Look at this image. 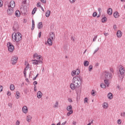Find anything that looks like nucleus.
Wrapping results in <instances>:
<instances>
[{
	"mask_svg": "<svg viewBox=\"0 0 125 125\" xmlns=\"http://www.w3.org/2000/svg\"><path fill=\"white\" fill-rule=\"evenodd\" d=\"M82 81H81V78L78 76L73 77L72 80V83L70 84V87L72 90H75L77 88H79L81 86V83Z\"/></svg>",
	"mask_w": 125,
	"mask_h": 125,
	"instance_id": "f257e3e1",
	"label": "nucleus"
},
{
	"mask_svg": "<svg viewBox=\"0 0 125 125\" xmlns=\"http://www.w3.org/2000/svg\"><path fill=\"white\" fill-rule=\"evenodd\" d=\"M12 39L14 42H19L22 41V35L19 32L13 33L12 35Z\"/></svg>",
	"mask_w": 125,
	"mask_h": 125,
	"instance_id": "f03ea898",
	"label": "nucleus"
},
{
	"mask_svg": "<svg viewBox=\"0 0 125 125\" xmlns=\"http://www.w3.org/2000/svg\"><path fill=\"white\" fill-rule=\"evenodd\" d=\"M125 73V69L124 66L120 65L118 71V75L120 78H122Z\"/></svg>",
	"mask_w": 125,
	"mask_h": 125,
	"instance_id": "7ed1b4c3",
	"label": "nucleus"
},
{
	"mask_svg": "<svg viewBox=\"0 0 125 125\" xmlns=\"http://www.w3.org/2000/svg\"><path fill=\"white\" fill-rule=\"evenodd\" d=\"M24 65L25 66V68H24V70L23 71L24 76L25 78H27V74L29 73L30 70V64L28 63V62H25Z\"/></svg>",
	"mask_w": 125,
	"mask_h": 125,
	"instance_id": "20e7f679",
	"label": "nucleus"
},
{
	"mask_svg": "<svg viewBox=\"0 0 125 125\" xmlns=\"http://www.w3.org/2000/svg\"><path fill=\"white\" fill-rule=\"evenodd\" d=\"M103 76L105 77L106 80H111L112 79V73L109 72V71H105V72L104 73Z\"/></svg>",
	"mask_w": 125,
	"mask_h": 125,
	"instance_id": "39448f33",
	"label": "nucleus"
},
{
	"mask_svg": "<svg viewBox=\"0 0 125 125\" xmlns=\"http://www.w3.org/2000/svg\"><path fill=\"white\" fill-rule=\"evenodd\" d=\"M7 46L10 52H13V50H14V46L13 44H12L11 42H8Z\"/></svg>",
	"mask_w": 125,
	"mask_h": 125,
	"instance_id": "423d86ee",
	"label": "nucleus"
},
{
	"mask_svg": "<svg viewBox=\"0 0 125 125\" xmlns=\"http://www.w3.org/2000/svg\"><path fill=\"white\" fill-rule=\"evenodd\" d=\"M72 108L73 107L71 105L67 106L66 109L67 110V111H69L67 113V117H69L70 115H72V114H73V110H72Z\"/></svg>",
	"mask_w": 125,
	"mask_h": 125,
	"instance_id": "0eeeda50",
	"label": "nucleus"
},
{
	"mask_svg": "<svg viewBox=\"0 0 125 125\" xmlns=\"http://www.w3.org/2000/svg\"><path fill=\"white\" fill-rule=\"evenodd\" d=\"M80 73L81 71H80V69H77L76 70H74L71 71V76L72 77H75V76H78V75H80Z\"/></svg>",
	"mask_w": 125,
	"mask_h": 125,
	"instance_id": "6e6552de",
	"label": "nucleus"
},
{
	"mask_svg": "<svg viewBox=\"0 0 125 125\" xmlns=\"http://www.w3.org/2000/svg\"><path fill=\"white\" fill-rule=\"evenodd\" d=\"M17 60H18V58L16 56H13L11 60V62L13 65H15L17 63Z\"/></svg>",
	"mask_w": 125,
	"mask_h": 125,
	"instance_id": "1a4fd4ad",
	"label": "nucleus"
},
{
	"mask_svg": "<svg viewBox=\"0 0 125 125\" xmlns=\"http://www.w3.org/2000/svg\"><path fill=\"white\" fill-rule=\"evenodd\" d=\"M34 58H36L38 60L40 61H42V57L41 55H39L37 53H35L33 55Z\"/></svg>",
	"mask_w": 125,
	"mask_h": 125,
	"instance_id": "9d476101",
	"label": "nucleus"
},
{
	"mask_svg": "<svg viewBox=\"0 0 125 125\" xmlns=\"http://www.w3.org/2000/svg\"><path fill=\"white\" fill-rule=\"evenodd\" d=\"M32 63L33 65H39V64H42V61H39L38 60H35L32 61Z\"/></svg>",
	"mask_w": 125,
	"mask_h": 125,
	"instance_id": "9b49d317",
	"label": "nucleus"
},
{
	"mask_svg": "<svg viewBox=\"0 0 125 125\" xmlns=\"http://www.w3.org/2000/svg\"><path fill=\"white\" fill-rule=\"evenodd\" d=\"M14 12V10L13 9V8L8 9L7 11V13L8 15H12V14H13Z\"/></svg>",
	"mask_w": 125,
	"mask_h": 125,
	"instance_id": "f8f14e48",
	"label": "nucleus"
},
{
	"mask_svg": "<svg viewBox=\"0 0 125 125\" xmlns=\"http://www.w3.org/2000/svg\"><path fill=\"white\" fill-rule=\"evenodd\" d=\"M22 111L24 114H27L28 111V107L27 106H23L22 108Z\"/></svg>",
	"mask_w": 125,
	"mask_h": 125,
	"instance_id": "ddd939ff",
	"label": "nucleus"
},
{
	"mask_svg": "<svg viewBox=\"0 0 125 125\" xmlns=\"http://www.w3.org/2000/svg\"><path fill=\"white\" fill-rule=\"evenodd\" d=\"M8 7L14 8L15 7V2L13 0L11 1L10 2V5L8 6Z\"/></svg>",
	"mask_w": 125,
	"mask_h": 125,
	"instance_id": "4468645a",
	"label": "nucleus"
},
{
	"mask_svg": "<svg viewBox=\"0 0 125 125\" xmlns=\"http://www.w3.org/2000/svg\"><path fill=\"white\" fill-rule=\"evenodd\" d=\"M103 107L104 109H108L109 108V104L106 102L104 103L103 104Z\"/></svg>",
	"mask_w": 125,
	"mask_h": 125,
	"instance_id": "2eb2a0df",
	"label": "nucleus"
},
{
	"mask_svg": "<svg viewBox=\"0 0 125 125\" xmlns=\"http://www.w3.org/2000/svg\"><path fill=\"white\" fill-rule=\"evenodd\" d=\"M116 35L118 38H122V36H123V32H122L120 30H118Z\"/></svg>",
	"mask_w": 125,
	"mask_h": 125,
	"instance_id": "dca6fc26",
	"label": "nucleus"
},
{
	"mask_svg": "<svg viewBox=\"0 0 125 125\" xmlns=\"http://www.w3.org/2000/svg\"><path fill=\"white\" fill-rule=\"evenodd\" d=\"M37 98H39V99H40V98L42 97V93L41 91H38L37 94Z\"/></svg>",
	"mask_w": 125,
	"mask_h": 125,
	"instance_id": "f3484780",
	"label": "nucleus"
},
{
	"mask_svg": "<svg viewBox=\"0 0 125 125\" xmlns=\"http://www.w3.org/2000/svg\"><path fill=\"white\" fill-rule=\"evenodd\" d=\"M107 13L108 14V15H112V14L113 13V10L112 8H108L107 10Z\"/></svg>",
	"mask_w": 125,
	"mask_h": 125,
	"instance_id": "a211bd4d",
	"label": "nucleus"
},
{
	"mask_svg": "<svg viewBox=\"0 0 125 125\" xmlns=\"http://www.w3.org/2000/svg\"><path fill=\"white\" fill-rule=\"evenodd\" d=\"M15 14L16 17H20L21 16V13L19 10L16 11Z\"/></svg>",
	"mask_w": 125,
	"mask_h": 125,
	"instance_id": "6ab92c4d",
	"label": "nucleus"
},
{
	"mask_svg": "<svg viewBox=\"0 0 125 125\" xmlns=\"http://www.w3.org/2000/svg\"><path fill=\"white\" fill-rule=\"evenodd\" d=\"M32 116H31V115H28L26 119V121L28 123H31V121H32Z\"/></svg>",
	"mask_w": 125,
	"mask_h": 125,
	"instance_id": "aec40b11",
	"label": "nucleus"
},
{
	"mask_svg": "<svg viewBox=\"0 0 125 125\" xmlns=\"http://www.w3.org/2000/svg\"><path fill=\"white\" fill-rule=\"evenodd\" d=\"M113 16L115 18H119V17H120V14H119V12H115L113 14Z\"/></svg>",
	"mask_w": 125,
	"mask_h": 125,
	"instance_id": "412c9836",
	"label": "nucleus"
},
{
	"mask_svg": "<svg viewBox=\"0 0 125 125\" xmlns=\"http://www.w3.org/2000/svg\"><path fill=\"white\" fill-rule=\"evenodd\" d=\"M55 38V35L53 33H51L50 34V37L49 39L53 41L54 39Z\"/></svg>",
	"mask_w": 125,
	"mask_h": 125,
	"instance_id": "4be33fe9",
	"label": "nucleus"
},
{
	"mask_svg": "<svg viewBox=\"0 0 125 125\" xmlns=\"http://www.w3.org/2000/svg\"><path fill=\"white\" fill-rule=\"evenodd\" d=\"M109 80L107 79H105L104 80V83L106 86H109V84H110V83H109Z\"/></svg>",
	"mask_w": 125,
	"mask_h": 125,
	"instance_id": "5701e85b",
	"label": "nucleus"
},
{
	"mask_svg": "<svg viewBox=\"0 0 125 125\" xmlns=\"http://www.w3.org/2000/svg\"><path fill=\"white\" fill-rule=\"evenodd\" d=\"M107 97L108 99H110V100L113 99V94H112L111 93H108L107 95Z\"/></svg>",
	"mask_w": 125,
	"mask_h": 125,
	"instance_id": "b1692460",
	"label": "nucleus"
},
{
	"mask_svg": "<svg viewBox=\"0 0 125 125\" xmlns=\"http://www.w3.org/2000/svg\"><path fill=\"white\" fill-rule=\"evenodd\" d=\"M16 98L17 99H19V98H20V92H18V91H17L16 92Z\"/></svg>",
	"mask_w": 125,
	"mask_h": 125,
	"instance_id": "393cba45",
	"label": "nucleus"
},
{
	"mask_svg": "<svg viewBox=\"0 0 125 125\" xmlns=\"http://www.w3.org/2000/svg\"><path fill=\"white\" fill-rule=\"evenodd\" d=\"M10 89L12 91H13V90L15 89V86H14V84H11V85H10Z\"/></svg>",
	"mask_w": 125,
	"mask_h": 125,
	"instance_id": "a878e982",
	"label": "nucleus"
},
{
	"mask_svg": "<svg viewBox=\"0 0 125 125\" xmlns=\"http://www.w3.org/2000/svg\"><path fill=\"white\" fill-rule=\"evenodd\" d=\"M47 43L48 44H49V45L50 46H51L52 45V39H48V40H47Z\"/></svg>",
	"mask_w": 125,
	"mask_h": 125,
	"instance_id": "bb28decb",
	"label": "nucleus"
},
{
	"mask_svg": "<svg viewBox=\"0 0 125 125\" xmlns=\"http://www.w3.org/2000/svg\"><path fill=\"white\" fill-rule=\"evenodd\" d=\"M50 10H47L45 13L46 17H49V16H50Z\"/></svg>",
	"mask_w": 125,
	"mask_h": 125,
	"instance_id": "cd10ccee",
	"label": "nucleus"
},
{
	"mask_svg": "<svg viewBox=\"0 0 125 125\" xmlns=\"http://www.w3.org/2000/svg\"><path fill=\"white\" fill-rule=\"evenodd\" d=\"M42 27H43L42 22H39L38 25V29H42Z\"/></svg>",
	"mask_w": 125,
	"mask_h": 125,
	"instance_id": "c85d7f7f",
	"label": "nucleus"
},
{
	"mask_svg": "<svg viewBox=\"0 0 125 125\" xmlns=\"http://www.w3.org/2000/svg\"><path fill=\"white\" fill-rule=\"evenodd\" d=\"M59 104L58 102H56L54 104L53 108H58V106Z\"/></svg>",
	"mask_w": 125,
	"mask_h": 125,
	"instance_id": "c756f323",
	"label": "nucleus"
},
{
	"mask_svg": "<svg viewBox=\"0 0 125 125\" xmlns=\"http://www.w3.org/2000/svg\"><path fill=\"white\" fill-rule=\"evenodd\" d=\"M89 64V62L87 61H85L83 62V65L85 67H87V66H88Z\"/></svg>",
	"mask_w": 125,
	"mask_h": 125,
	"instance_id": "7c9ffc66",
	"label": "nucleus"
},
{
	"mask_svg": "<svg viewBox=\"0 0 125 125\" xmlns=\"http://www.w3.org/2000/svg\"><path fill=\"white\" fill-rule=\"evenodd\" d=\"M102 23H105L107 22V18L104 17L102 19Z\"/></svg>",
	"mask_w": 125,
	"mask_h": 125,
	"instance_id": "2f4dec72",
	"label": "nucleus"
},
{
	"mask_svg": "<svg viewBox=\"0 0 125 125\" xmlns=\"http://www.w3.org/2000/svg\"><path fill=\"white\" fill-rule=\"evenodd\" d=\"M91 94L92 96H95V95H96V92H95L94 90H92L91 92Z\"/></svg>",
	"mask_w": 125,
	"mask_h": 125,
	"instance_id": "473e14b6",
	"label": "nucleus"
},
{
	"mask_svg": "<svg viewBox=\"0 0 125 125\" xmlns=\"http://www.w3.org/2000/svg\"><path fill=\"white\" fill-rule=\"evenodd\" d=\"M37 9H38L37 8V7H35V8L33 9V11H32V14H33V15L35 14V13H36V12Z\"/></svg>",
	"mask_w": 125,
	"mask_h": 125,
	"instance_id": "72a5a7b5",
	"label": "nucleus"
},
{
	"mask_svg": "<svg viewBox=\"0 0 125 125\" xmlns=\"http://www.w3.org/2000/svg\"><path fill=\"white\" fill-rule=\"evenodd\" d=\"M101 87L102 88H106V85H104V83H101L100 85Z\"/></svg>",
	"mask_w": 125,
	"mask_h": 125,
	"instance_id": "f704fd0d",
	"label": "nucleus"
},
{
	"mask_svg": "<svg viewBox=\"0 0 125 125\" xmlns=\"http://www.w3.org/2000/svg\"><path fill=\"white\" fill-rule=\"evenodd\" d=\"M7 95L8 96H11V92H10V91H8L7 92Z\"/></svg>",
	"mask_w": 125,
	"mask_h": 125,
	"instance_id": "c9c22d12",
	"label": "nucleus"
},
{
	"mask_svg": "<svg viewBox=\"0 0 125 125\" xmlns=\"http://www.w3.org/2000/svg\"><path fill=\"white\" fill-rule=\"evenodd\" d=\"M118 125H121L122 124V120L121 119H119L117 120Z\"/></svg>",
	"mask_w": 125,
	"mask_h": 125,
	"instance_id": "e433bc0d",
	"label": "nucleus"
},
{
	"mask_svg": "<svg viewBox=\"0 0 125 125\" xmlns=\"http://www.w3.org/2000/svg\"><path fill=\"white\" fill-rule=\"evenodd\" d=\"M88 102V99L87 98H85L84 99V103H87Z\"/></svg>",
	"mask_w": 125,
	"mask_h": 125,
	"instance_id": "4c0bfd02",
	"label": "nucleus"
},
{
	"mask_svg": "<svg viewBox=\"0 0 125 125\" xmlns=\"http://www.w3.org/2000/svg\"><path fill=\"white\" fill-rule=\"evenodd\" d=\"M92 68H93L92 65H89V71L90 72H91V70H92Z\"/></svg>",
	"mask_w": 125,
	"mask_h": 125,
	"instance_id": "58836bf2",
	"label": "nucleus"
},
{
	"mask_svg": "<svg viewBox=\"0 0 125 125\" xmlns=\"http://www.w3.org/2000/svg\"><path fill=\"white\" fill-rule=\"evenodd\" d=\"M97 16V13L96 12L93 13V17H96Z\"/></svg>",
	"mask_w": 125,
	"mask_h": 125,
	"instance_id": "ea45409f",
	"label": "nucleus"
},
{
	"mask_svg": "<svg viewBox=\"0 0 125 125\" xmlns=\"http://www.w3.org/2000/svg\"><path fill=\"white\" fill-rule=\"evenodd\" d=\"M37 7H41L42 6L41 2H39L38 3H37Z\"/></svg>",
	"mask_w": 125,
	"mask_h": 125,
	"instance_id": "a19ab883",
	"label": "nucleus"
},
{
	"mask_svg": "<svg viewBox=\"0 0 125 125\" xmlns=\"http://www.w3.org/2000/svg\"><path fill=\"white\" fill-rule=\"evenodd\" d=\"M70 3H75L76 0H69Z\"/></svg>",
	"mask_w": 125,
	"mask_h": 125,
	"instance_id": "79ce46f5",
	"label": "nucleus"
},
{
	"mask_svg": "<svg viewBox=\"0 0 125 125\" xmlns=\"http://www.w3.org/2000/svg\"><path fill=\"white\" fill-rule=\"evenodd\" d=\"M16 125H20V121L17 120L16 122Z\"/></svg>",
	"mask_w": 125,
	"mask_h": 125,
	"instance_id": "37998d69",
	"label": "nucleus"
},
{
	"mask_svg": "<svg viewBox=\"0 0 125 125\" xmlns=\"http://www.w3.org/2000/svg\"><path fill=\"white\" fill-rule=\"evenodd\" d=\"M68 102H70V103H72V102H73V100L71 98H68Z\"/></svg>",
	"mask_w": 125,
	"mask_h": 125,
	"instance_id": "c03bdc74",
	"label": "nucleus"
},
{
	"mask_svg": "<svg viewBox=\"0 0 125 125\" xmlns=\"http://www.w3.org/2000/svg\"><path fill=\"white\" fill-rule=\"evenodd\" d=\"M3 89V87L0 85V92H1V91H2V90Z\"/></svg>",
	"mask_w": 125,
	"mask_h": 125,
	"instance_id": "a18cd8bd",
	"label": "nucleus"
},
{
	"mask_svg": "<svg viewBox=\"0 0 125 125\" xmlns=\"http://www.w3.org/2000/svg\"><path fill=\"white\" fill-rule=\"evenodd\" d=\"M125 112H122L121 114V116L122 117H125Z\"/></svg>",
	"mask_w": 125,
	"mask_h": 125,
	"instance_id": "49530a36",
	"label": "nucleus"
},
{
	"mask_svg": "<svg viewBox=\"0 0 125 125\" xmlns=\"http://www.w3.org/2000/svg\"><path fill=\"white\" fill-rule=\"evenodd\" d=\"M96 39H97V36H95L93 39V42H95L96 41Z\"/></svg>",
	"mask_w": 125,
	"mask_h": 125,
	"instance_id": "de8ad7c7",
	"label": "nucleus"
},
{
	"mask_svg": "<svg viewBox=\"0 0 125 125\" xmlns=\"http://www.w3.org/2000/svg\"><path fill=\"white\" fill-rule=\"evenodd\" d=\"M42 2H43V3H46V1L45 0H40Z\"/></svg>",
	"mask_w": 125,
	"mask_h": 125,
	"instance_id": "09e8293b",
	"label": "nucleus"
},
{
	"mask_svg": "<svg viewBox=\"0 0 125 125\" xmlns=\"http://www.w3.org/2000/svg\"><path fill=\"white\" fill-rule=\"evenodd\" d=\"M98 50H99V48H97L96 50H95L94 53H96V52H97Z\"/></svg>",
	"mask_w": 125,
	"mask_h": 125,
	"instance_id": "8fccbe9b",
	"label": "nucleus"
},
{
	"mask_svg": "<svg viewBox=\"0 0 125 125\" xmlns=\"http://www.w3.org/2000/svg\"><path fill=\"white\" fill-rule=\"evenodd\" d=\"M2 6V1L0 0V7H1Z\"/></svg>",
	"mask_w": 125,
	"mask_h": 125,
	"instance_id": "3c124183",
	"label": "nucleus"
},
{
	"mask_svg": "<svg viewBox=\"0 0 125 125\" xmlns=\"http://www.w3.org/2000/svg\"><path fill=\"white\" fill-rule=\"evenodd\" d=\"M72 125H77V122H76V121H73Z\"/></svg>",
	"mask_w": 125,
	"mask_h": 125,
	"instance_id": "603ef678",
	"label": "nucleus"
},
{
	"mask_svg": "<svg viewBox=\"0 0 125 125\" xmlns=\"http://www.w3.org/2000/svg\"><path fill=\"white\" fill-rule=\"evenodd\" d=\"M33 84H34V85H36L38 84V82L37 81H35L33 83Z\"/></svg>",
	"mask_w": 125,
	"mask_h": 125,
	"instance_id": "864d4df0",
	"label": "nucleus"
},
{
	"mask_svg": "<svg viewBox=\"0 0 125 125\" xmlns=\"http://www.w3.org/2000/svg\"><path fill=\"white\" fill-rule=\"evenodd\" d=\"M98 11H99V12H101V11H102V9H101V8H99L98 9Z\"/></svg>",
	"mask_w": 125,
	"mask_h": 125,
	"instance_id": "5fc2aeb1",
	"label": "nucleus"
},
{
	"mask_svg": "<svg viewBox=\"0 0 125 125\" xmlns=\"http://www.w3.org/2000/svg\"><path fill=\"white\" fill-rule=\"evenodd\" d=\"M41 37H42V32L39 33V38H41Z\"/></svg>",
	"mask_w": 125,
	"mask_h": 125,
	"instance_id": "6e6d98bb",
	"label": "nucleus"
},
{
	"mask_svg": "<svg viewBox=\"0 0 125 125\" xmlns=\"http://www.w3.org/2000/svg\"><path fill=\"white\" fill-rule=\"evenodd\" d=\"M104 36H105V37H107V36H109V33L105 32V33L104 34Z\"/></svg>",
	"mask_w": 125,
	"mask_h": 125,
	"instance_id": "4d7b16f0",
	"label": "nucleus"
},
{
	"mask_svg": "<svg viewBox=\"0 0 125 125\" xmlns=\"http://www.w3.org/2000/svg\"><path fill=\"white\" fill-rule=\"evenodd\" d=\"M34 29H35V24H32V27L31 28V30H34Z\"/></svg>",
	"mask_w": 125,
	"mask_h": 125,
	"instance_id": "13d9d810",
	"label": "nucleus"
},
{
	"mask_svg": "<svg viewBox=\"0 0 125 125\" xmlns=\"http://www.w3.org/2000/svg\"><path fill=\"white\" fill-rule=\"evenodd\" d=\"M40 8H41V9H42V10L43 12H44V9H43V8L42 7V6H41L40 7Z\"/></svg>",
	"mask_w": 125,
	"mask_h": 125,
	"instance_id": "bf43d9fd",
	"label": "nucleus"
},
{
	"mask_svg": "<svg viewBox=\"0 0 125 125\" xmlns=\"http://www.w3.org/2000/svg\"><path fill=\"white\" fill-rule=\"evenodd\" d=\"M66 124H67V122H66V121H65V122L62 123V125H66Z\"/></svg>",
	"mask_w": 125,
	"mask_h": 125,
	"instance_id": "052dcab7",
	"label": "nucleus"
},
{
	"mask_svg": "<svg viewBox=\"0 0 125 125\" xmlns=\"http://www.w3.org/2000/svg\"><path fill=\"white\" fill-rule=\"evenodd\" d=\"M113 29H114V30H116L117 29V26L116 25H114Z\"/></svg>",
	"mask_w": 125,
	"mask_h": 125,
	"instance_id": "680f3d73",
	"label": "nucleus"
},
{
	"mask_svg": "<svg viewBox=\"0 0 125 125\" xmlns=\"http://www.w3.org/2000/svg\"><path fill=\"white\" fill-rule=\"evenodd\" d=\"M71 41H73V42H75V38H74V37H71Z\"/></svg>",
	"mask_w": 125,
	"mask_h": 125,
	"instance_id": "e2e57ef3",
	"label": "nucleus"
},
{
	"mask_svg": "<svg viewBox=\"0 0 125 125\" xmlns=\"http://www.w3.org/2000/svg\"><path fill=\"white\" fill-rule=\"evenodd\" d=\"M37 77H39V74H38L36 75V76L35 77V78H34L33 79V80H36V78H37Z\"/></svg>",
	"mask_w": 125,
	"mask_h": 125,
	"instance_id": "0e129e2a",
	"label": "nucleus"
},
{
	"mask_svg": "<svg viewBox=\"0 0 125 125\" xmlns=\"http://www.w3.org/2000/svg\"><path fill=\"white\" fill-rule=\"evenodd\" d=\"M25 81H26V82H27V83H29V79H28V78H26L25 79Z\"/></svg>",
	"mask_w": 125,
	"mask_h": 125,
	"instance_id": "69168bd1",
	"label": "nucleus"
},
{
	"mask_svg": "<svg viewBox=\"0 0 125 125\" xmlns=\"http://www.w3.org/2000/svg\"><path fill=\"white\" fill-rule=\"evenodd\" d=\"M32 25H35V21L32 20Z\"/></svg>",
	"mask_w": 125,
	"mask_h": 125,
	"instance_id": "338daca9",
	"label": "nucleus"
},
{
	"mask_svg": "<svg viewBox=\"0 0 125 125\" xmlns=\"http://www.w3.org/2000/svg\"><path fill=\"white\" fill-rule=\"evenodd\" d=\"M61 125V122H59V123H58L57 124V125Z\"/></svg>",
	"mask_w": 125,
	"mask_h": 125,
	"instance_id": "774afa93",
	"label": "nucleus"
}]
</instances>
